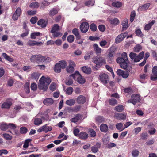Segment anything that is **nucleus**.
I'll return each instance as SVG.
<instances>
[{"label":"nucleus","mask_w":157,"mask_h":157,"mask_svg":"<svg viewBox=\"0 0 157 157\" xmlns=\"http://www.w3.org/2000/svg\"><path fill=\"white\" fill-rule=\"evenodd\" d=\"M144 55V52H141L138 55L132 52L129 53V56L132 61L134 62H138L142 59Z\"/></svg>","instance_id":"f257e3e1"},{"label":"nucleus","mask_w":157,"mask_h":157,"mask_svg":"<svg viewBox=\"0 0 157 157\" xmlns=\"http://www.w3.org/2000/svg\"><path fill=\"white\" fill-rule=\"evenodd\" d=\"M92 61L96 64V66L99 68L106 63L105 59L101 57H94L92 58Z\"/></svg>","instance_id":"f03ea898"},{"label":"nucleus","mask_w":157,"mask_h":157,"mask_svg":"<svg viewBox=\"0 0 157 157\" xmlns=\"http://www.w3.org/2000/svg\"><path fill=\"white\" fill-rule=\"evenodd\" d=\"M70 76L73 77L75 80L80 84H83L85 82L84 78L82 77L78 71H76L74 74L70 75Z\"/></svg>","instance_id":"7ed1b4c3"},{"label":"nucleus","mask_w":157,"mask_h":157,"mask_svg":"<svg viewBox=\"0 0 157 157\" xmlns=\"http://www.w3.org/2000/svg\"><path fill=\"white\" fill-rule=\"evenodd\" d=\"M60 29V27L58 24H55L53 25L51 32L53 34L52 35L54 37H57L62 36L61 33L58 32Z\"/></svg>","instance_id":"20e7f679"},{"label":"nucleus","mask_w":157,"mask_h":157,"mask_svg":"<svg viewBox=\"0 0 157 157\" xmlns=\"http://www.w3.org/2000/svg\"><path fill=\"white\" fill-rule=\"evenodd\" d=\"M140 96L137 94H133L131 96V99L127 101L128 103H132L135 105L136 103L140 102Z\"/></svg>","instance_id":"39448f33"},{"label":"nucleus","mask_w":157,"mask_h":157,"mask_svg":"<svg viewBox=\"0 0 157 157\" xmlns=\"http://www.w3.org/2000/svg\"><path fill=\"white\" fill-rule=\"evenodd\" d=\"M44 76H42L39 80V83L38 86L40 90H43L44 91H46L48 88V86L45 83Z\"/></svg>","instance_id":"423d86ee"},{"label":"nucleus","mask_w":157,"mask_h":157,"mask_svg":"<svg viewBox=\"0 0 157 157\" xmlns=\"http://www.w3.org/2000/svg\"><path fill=\"white\" fill-rule=\"evenodd\" d=\"M116 62L120 64V66L121 68L124 69H126L128 67V63H129L128 60H124L121 59H117Z\"/></svg>","instance_id":"0eeeda50"},{"label":"nucleus","mask_w":157,"mask_h":157,"mask_svg":"<svg viewBox=\"0 0 157 157\" xmlns=\"http://www.w3.org/2000/svg\"><path fill=\"white\" fill-rule=\"evenodd\" d=\"M99 79L104 84H107L109 82L108 75L105 73H101L99 77Z\"/></svg>","instance_id":"6e6552de"},{"label":"nucleus","mask_w":157,"mask_h":157,"mask_svg":"<svg viewBox=\"0 0 157 157\" xmlns=\"http://www.w3.org/2000/svg\"><path fill=\"white\" fill-rule=\"evenodd\" d=\"M128 35V33L125 32L118 35L115 39V42L116 44L120 43Z\"/></svg>","instance_id":"1a4fd4ad"},{"label":"nucleus","mask_w":157,"mask_h":157,"mask_svg":"<svg viewBox=\"0 0 157 157\" xmlns=\"http://www.w3.org/2000/svg\"><path fill=\"white\" fill-rule=\"evenodd\" d=\"M117 73L119 76H121L124 78H127L129 75V72L128 71H124L120 69L117 70Z\"/></svg>","instance_id":"9d476101"},{"label":"nucleus","mask_w":157,"mask_h":157,"mask_svg":"<svg viewBox=\"0 0 157 157\" xmlns=\"http://www.w3.org/2000/svg\"><path fill=\"white\" fill-rule=\"evenodd\" d=\"M89 25L86 22L82 23L80 26V29L82 33H86L87 31L89 29Z\"/></svg>","instance_id":"9b49d317"},{"label":"nucleus","mask_w":157,"mask_h":157,"mask_svg":"<svg viewBox=\"0 0 157 157\" xmlns=\"http://www.w3.org/2000/svg\"><path fill=\"white\" fill-rule=\"evenodd\" d=\"M43 44L42 42H38L35 40H29L27 43V45L30 46H41Z\"/></svg>","instance_id":"f8f14e48"},{"label":"nucleus","mask_w":157,"mask_h":157,"mask_svg":"<svg viewBox=\"0 0 157 157\" xmlns=\"http://www.w3.org/2000/svg\"><path fill=\"white\" fill-rule=\"evenodd\" d=\"M152 72L153 75L151 76V79L152 80L155 81L157 79V66L153 67Z\"/></svg>","instance_id":"ddd939ff"},{"label":"nucleus","mask_w":157,"mask_h":157,"mask_svg":"<svg viewBox=\"0 0 157 157\" xmlns=\"http://www.w3.org/2000/svg\"><path fill=\"white\" fill-rule=\"evenodd\" d=\"M114 116L118 120H125L126 118V115L121 113H116Z\"/></svg>","instance_id":"4468645a"},{"label":"nucleus","mask_w":157,"mask_h":157,"mask_svg":"<svg viewBox=\"0 0 157 157\" xmlns=\"http://www.w3.org/2000/svg\"><path fill=\"white\" fill-rule=\"evenodd\" d=\"M42 119H45L44 117H42L41 118L35 117L33 119L34 124L36 126H39L42 123Z\"/></svg>","instance_id":"2eb2a0df"},{"label":"nucleus","mask_w":157,"mask_h":157,"mask_svg":"<svg viewBox=\"0 0 157 157\" xmlns=\"http://www.w3.org/2000/svg\"><path fill=\"white\" fill-rule=\"evenodd\" d=\"M77 101L79 104H83L86 102V98L83 95H80L77 98Z\"/></svg>","instance_id":"dca6fc26"},{"label":"nucleus","mask_w":157,"mask_h":157,"mask_svg":"<svg viewBox=\"0 0 157 157\" xmlns=\"http://www.w3.org/2000/svg\"><path fill=\"white\" fill-rule=\"evenodd\" d=\"M122 31L125 30L129 26L128 25V20L126 18L123 20L122 23Z\"/></svg>","instance_id":"f3484780"},{"label":"nucleus","mask_w":157,"mask_h":157,"mask_svg":"<svg viewBox=\"0 0 157 157\" xmlns=\"http://www.w3.org/2000/svg\"><path fill=\"white\" fill-rule=\"evenodd\" d=\"M54 103L53 100L51 98H47L45 99L43 101L44 104L47 105H50Z\"/></svg>","instance_id":"a211bd4d"},{"label":"nucleus","mask_w":157,"mask_h":157,"mask_svg":"<svg viewBox=\"0 0 157 157\" xmlns=\"http://www.w3.org/2000/svg\"><path fill=\"white\" fill-rule=\"evenodd\" d=\"M82 116L79 114H76L75 117L71 119L70 121L71 122L74 123H76L79 120L82 118Z\"/></svg>","instance_id":"6ab92c4d"},{"label":"nucleus","mask_w":157,"mask_h":157,"mask_svg":"<svg viewBox=\"0 0 157 157\" xmlns=\"http://www.w3.org/2000/svg\"><path fill=\"white\" fill-rule=\"evenodd\" d=\"M12 105V102L11 101H7L2 104L1 107L2 108L8 109L10 108Z\"/></svg>","instance_id":"aec40b11"},{"label":"nucleus","mask_w":157,"mask_h":157,"mask_svg":"<svg viewBox=\"0 0 157 157\" xmlns=\"http://www.w3.org/2000/svg\"><path fill=\"white\" fill-rule=\"evenodd\" d=\"M47 24V21H46L44 20L41 19L40 20L37 22V24L42 27H45Z\"/></svg>","instance_id":"412c9836"},{"label":"nucleus","mask_w":157,"mask_h":157,"mask_svg":"<svg viewBox=\"0 0 157 157\" xmlns=\"http://www.w3.org/2000/svg\"><path fill=\"white\" fill-rule=\"evenodd\" d=\"M150 5V4L149 3H146L139 6L138 9L141 11L145 10L149 7Z\"/></svg>","instance_id":"4be33fe9"},{"label":"nucleus","mask_w":157,"mask_h":157,"mask_svg":"<svg viewBox=\"0 0 157 157\" xmlns=\"http://www.w3.org/2000/svg\"><path fill=\"white\" fill-rule=\"evenodd\" d=\"M82 71L87 74H90L91 72V68L85 66L82 68Z\"/></svg>","instance_id":"5701e85b"},{"label":"nucleus","mask_w":157,"mask_h":157,"mask_svg":"<svg viewBox=\"0 0 157 157\" xmlns=\"http://www.w3.org/2000/svg\"><path fill=\"white\" fill-rule=\"evenodd\" d=\"M78 136L80 139H86L88 138V135L86 132H82L78 134Z\"/></svg>","instance_id":"b1692460"},{"label":"nucleus","mask_w":157,"mask_h":157,"mask_svg":"<svg viewBox=\"0 0 157 157\" xmlns=\"http://www.w3.org/2000/svg\"><path fill=\"white\" fill-rule=\"evenodd\" d=\"M100 130L104 132H106L108 130V127L107 125L104 124H102L100 127Z\"/></svg>","instance_id":"393cba45"},{"label":"nucleus","mask_w":157,"mask_h":157,"mask_svg":"<svg viewBox=\"0 0 157 157\" xmlns=\"http://www.w3.org/2000/svg\"><path fill=\"white\" fill-rule=\"evenodd\" d=\"M93 47L96 54H100L101 53L102 50L98 44H94L93 45Z\"/></svg>","instance_id":"a878e982"},{"label":"nucleus","mask_w":157,"mask_h":157,"mask_svg":"<svg viewBox=\"0 0 157 157\" xmlns=\"http://www.w3.org/2000/svg\"><path fill=\"white\" fill-rule=\"evenodd\" d=\"M40 74L37 72H34L31 75V78L32 79H34L37 81L40 76Z\"/></svg>","instance_id":"bb28decb"},{"label":"nucleus","mask_w":157,"mask_h":157,"mask_svg":"<svg viewBox=\"0 0 157 157\" xmlns=\"http://www.w3.org/2000/svg\"><path fill=\"white\" fill-rule=\"evenodd\" d=\"M155 21L152 20L151 22L145 25L144 29L146 30H149L151 28L152 25L155 23Z\"/></svg>","instance_id":"cd10ccee"},{"label":"nucleus","mask_w":157,"mask_h":157,"mask_svg":"<svg viewBox=\"0 0 157 157\" xmlns=\"http://www.w3.org/2000/svg\"><path fill=\"white\" fill-rule=\"evenodd\" d=\"M124 107L121 105H119L116 106L114 110L118 112H121L124 110Z\"/></svg>","instance_id":"c85d7f7f"},{"label":"nucleus","mask_w":157,"mask_h":157,"mask_svg":"<svg viewBox=\"0 0 157 157\" xmlns=\"http://www.w3.org/2000/svg\"><path fill=\"white\" fill-rule=\"evenodd\" d=\"M2 55L6 60L10 62H12L13 61V59L12 58H11L9 56H8L6 53H3Z\"/></svg>","instance_id":"c756f323"},{"label":"nucleus","mask_w":157,"mask_h":157,"mask_svg":"<svg viewBox=\"0 0 157 157\" xmlns=\"http://www.w3.org/2000/svg\"><path fill=\"white\" fill-rule=\"evenodd\" d=\"M61 68L59 66V63H57L55 65L54 69L55 72L57 73H59L61 71Z\"/></svg>","instance_id":"7c9ffc66"},{"label":"nucleus","mask_w":157,"mask_h":157,"mask_svg":"<svg viewBox=\"0 0 157 157\" xmlns=\"http://www.w3.org/2000/svg\"><path fill=\"white\" fill-rule=\"evenodd\" d=\"M58 12L56 8H53L50 11L49 14L51 16H53L57 14Z\"/></svg>","instance_id":"2f4dec72"},{"label":"nucleus","mask_w":157,"mask_h":157,"mask_svg":"<svg viewBox=\"0 0 157 157\" xmlns=\"http://www.w3.org/2000/svg\"><path fill=\"white\" fill-rule=\"evenodd\" d=\"M39 6V4L36 2H33L29 6V7L32 8H37Z\"/></svg>","instance_id":"473e14b6"},{"label":"nucleus","mask_w":157,"mask_h":157,"mask_svg":"<svg viewBox=\"0 0 157 157\" xmlns=\"http://www.w3.org/2000/svg\"><path fill=\"white\" fill-rule=\"evenodd\" d=\"M47 124L42 126L43 131L45 132H47L48 131H51L52 129V128L51 126L47 127Z\"/></svg>","instance_id":"72a5a7b5"},{"label":"nucleus","mask_w":157,"mask_h":157,"mask_svg":"<svg viewBox=\"0 0 157 157\" xmlns=\"http://www.w3.org/2000/svg\"><path fill=\"white\" fill-rule=\"evenodd\" d=\"M94 0H88L85 2V4L86 6H92L94 5Z\"/></svg>","instance_id":"f704fd0d"},{"label":"nucleus","mask_w":157,"mask_h":157,"mask_svg":"<svg viewBox=\"0 0 157 157\" xmlns=\"http://www.w3.org/2000/svg\"><path fill=\"white\" fill-rule=\"evenodd\" d=\"M109 137L107 136H104L103 138V144L105 145L109 143Z\"/></svg>","instance_id":"c9c22d12"},{"label":"nucleus","mask_w":157,"mask_h":157,"mask_svg":"<svg viewBox=\"0 0 157 157\" xmlns=\"http://www.w3.org/2000/svg\"><path fill=\"white\" fill-rule=\"evenodd\" d=\"M73 33L76 37V38H79L80 36L79 34V31L78 29L74 28L72 30Z\"/></svg>","instance_id":"e433bc0d"},{"label":"nucleus","mask_w":157,"mask_h":157,"mask_svg":"<svg viewBox=\"0 0 157 157\" xmlns=\"http://www.w3.org/2000/svg\"><path fill=\"white\" fill-rule=\"evenodd\" d=\"M110 22L112 24L117 25L119 23V21L117 18H115L110 20Z\"/></svg>","instance_id":"4c0bfd02"},{"label":"nucleus","mask_w":157,"mask_h":157,"mask_svg":"<svg viewBox=\"0 0 157 157\" xmlns=\"http://www.w3.org/2000/svg\"><path fill=\"white\" fill-rule=\"evenodd\" d=\"M117 101L113 98H112L109 100V103L110 105L114 106L117 103Z\"/></svg>","instance_id":"58836bf2"},{"label":"nucleus","mask_w":157,"mask_h":157,"mask_svg":"<svg viewBox=\"0 0 157 157\" xmlns=\"http://www.w3.org/2000/svg\"><path fill=\"white\" fill-rule=\"evenodd\" d=\"M58 63H59V66L62 68H65L67 65L66 61L64 60L60 61Z\"/></svg>","instance_id":"ea45409f"},{"label":"nucleus","mask_w":157,"mask_h":157,"mask_svg":"<svg viewBox=\"0 0 157 157\" xmlns=\"http://www.w3.org/2000/svg\"><path fill=\"white\" fill-rule=\"evenodd\" d=\"M41 33L39 32H35L32 33L31 34V38L32 39H35L36 36H40Z\"/></svg>","instance_id":"a19ab883"},{"label":"nucleus","mask_w":157,"mask_h":157,"mask_svg":"<svg viewBox=\"0 0 157 157\" xmlns=\"http://www.w3.org/2000/svg\"><path fill=\"white\" fill-rule=\"evenodd\" d=\"M75 100L71 99L67 100L66 102V103L69 106H71L75 104Z\"/></svg>","instance_id":"79ce46f5"},{"label":"nucleus","mask_w":157,"mask_h":157,"mask_svg":"<svg viewBox=\"0 0 157 157\" xmlns=\"http://www.w3.org/2000/svg\"><path fill=\"white\" fill-rule=\"evenodd\" d=\"M31 139H26L24 144V145L23 146V147L24 148H27L29 146V142H31Z\"/></svg>","instance_id":"37998d69"},{"label":"nucleus","mask_w":157,"mask_h":157,"mask_svg":"<svg viewBox=\"0 0 157 157\" xmlns=\"http://www.w3.org/2000/svg\"><path fill=\"white\" fill-rule=\"evenodd\" d=\"M73 91V89L71 87L67 88L65 90L66 93L68 95L71 94Z\"/></svg>","instance_id":"c03bdc74"},{"label":"nucleus","mask_w":157,"mask_h":157,"mask_svg":"<svg viewBox=\"0 0 157 157\" xmlns=\"http://www.w3.org/2000/svg\"><path fill=\"white\" fill-rule=\"evenodd\" d=\"M121 2H115L112 3V5L114 7L119 8L121 6Z\"/></svg>","instance_id":"a18cd8bd"},{"label":"nucleus","mask_w":157,"mask_h":157,"mask_svg":"<svg viewBox=\"0 0 157 157\" xmlns=\"http://www.w3.org/2000/svg\"><path fill=\"white\" fill-rule=\"evenodd\" d=\"M136 16L135 12L134 11H132L131 13L130 18V21L131 22H132L134 21Z\"/></svg>","instance_id":"49530a36"},{"label":"nucleus","mask_w":157,"mask_h":157,"mask_svg":"<svg viewBox=\"0 0 157 157\" xmlns=\"http://www.w3.org/2000/svg\"><path fill=\"white\" fill-rule=\"evenodd\" d=\"M136 34V35L140 37H142L143 36V34L139 29H136L135 31Z\"/></svg>","instance_id":"de8ad7c7"},{"label":"nucleus","mask_w":157,"mask_h":157,"mask_svg":"<svg viewBox=\"0 0 157 157\" xmlns=\"http://www.w3.org/2000/svg\"><path fill=\"white\" fill-rule=\"evenodd\" d=\"M139 152L137 150L132 151V155L133 157H137L139 154Z\"/></svg>","instance_id":"09e8293b"},{"label":"nucleus","mask_w":157,"mask_h":157,"mask_svg":"<svg viewBox=\"0 0 157 157\" xmlns=\"http://www.w3.org/2000/svg\"><path fill=\"white\" fill-rule=\"evenodd\" d=\"M117 59H124L125 60H128L127 56V53L125 52L122 53L121 55V57H119Z\"/></svg>","instance_id":"8fccbe9b"},{"label":"nucleus","mask_w":157,"mask_h":157,"mask_svg":"<svg viewBox=\"0 0 157 157\" xmlns=\"http://www.w3.org/2000/svg\"><path fill=\"white\" fill-rule=\"evenodd\" d=\"M0 128L2 130H5L8 128V126L6 123L2 124H1Z\"/></svg>","instance_id":"3c124183"},{"label":"nucleus","mask_w":157,"mask_h":157,"mask_svg":"<svg viewBox=\"0 0 157 157\" xmlns=\"http://www.w3.org/2000/svg\"><path fill=\"white\" fill-rule=\"evenodd\" d=\"M37 62H43V56L41 55H37Z\"/></svg>","instance_id":"603ef678"},{"label":"nucleus","mask_w":157,"mask_h":157,"mask_svg":"<svg viewBox=\"0 0 157 157\" xmlns=\"http://www.w3.org/2000/svg\"><path fill=\"white\" fill-rule=\"evenodd\" d=\"M74 40V37L72 35L69 36L67 37V40L69 43H72Z\"/></svg>","instance_id":"864d4df0"},{"label":"nucleus","mask_w":157,"mask_h":157,"mask_svg":"<svg viewBox=\"0 0 157 157\" xmlns=\"http://www.w3.org/2000/svg\"><path fill=\"white\" fill-rule=\"evenodd\" d=\"M90 135L91 137H94L96 136V132L95 131L92 129H89Z\"/></svg>","instance_id":"5fc2aeb1"},{"label":"nucleus","mask_w":157,"mask_h":157,"mask_svg":"<svg viewBox=\"0 0 157 157\" xmlns=\"http://www.w3.org/2000/svg\"><path fill=\"white\" fill-rule=\"evenodd\" d=\"M25 88L26 93H28L30 92L29 83H26L25 85Z\"/></svg>","instance_id":"6e6d98bb"},{"label":"nucleus","mask_w":157,"mask_h":157,"mask_svg":"<svg viewBox=\"0 0 157 157\" xmlns=\"http://www.w3.org/2000/svg\"><path fill=\"white\" fill-rule=\"evenodd\" d=\"M27 131V129L25 127H22L20 128V132L22 134H25Z\"/></svg>","instance_id":"4d7b16f0"},{"label":"nucleus","mask_w":157,"mask_h":157,"mask_svg":"<svg viewBox=\"0 0 157 157\" xmlns=\"http://www.w3.org/2000/svg\"><path fill=\"white\" fill-rule=\"evenodd\" d=\"M141 49V46L139 45H137L134 48V51L136 52H138Z\"/></svg>","instance_id":"13d9d810"},{"label":"nucleus","mask_w":157,"mask_h":157,"mask_svg":"<svg viewBox=\"0 0 157 157\" xmlns=\"http://www.w3.org/2000/svg\"><path fill=\"white\" fill-rule=\"evenodd\" d=\"M49 88L50 90L53 91L56 90V85L55 83H52L51 84Z\"/></svg>","instance_id":"bf43d9fd"},{"label":"nucleus","mask_w":157,"mask_h":157,"mask_svg":"<svg viewBox=\"0 0 157 157\" xmlns=\"http://www.w3.org/2000/svg\"><path fill=\"white\" fill-rule=\"evenodd\" d=\"M37 55L32 56L30 59L31 62H37Z\"/></svg>","instance_id":"052dcab7"},{"label":"nucleus","mask_w":157,"mask_h":157,"mask_svg":"<svg viewBox=\"0 0 157 157\" xmlns=\"http://www.w3.org/2000/svg\"><path fill=\"white\" fill-rule=\"evenodd\" d=\"M3 136L4 138L8 140H11L12 138V137L8 134H3Z\"/></svg>","instance_id":"680f3d73"},{"label":"nucleus","mask_w":157,"mask_h":157,"mask_svg":"<svg viewBox=\"0 0 157 157\" xmlns=\"http://www.w3.org/2000/svg\"><path fill=\"white\" fill-rule=\"evenodd\" d=\"M96 120L98 123H101L104 120L103 117L100 116L97 117L96 118Z\"/></svg>","instance_id":"e2e57ef3"},{"label":"nucleus","mask_w":157,"mask_h":157,"mask_svg":"<svg viewBox=\"0 0 157 157\" xmlns=\"http://www.w3.org/2000/svg\"><path fill=\"white\" fill-rule=\"evenodd\" d=\"M67 72L68 73H72L74 70V67L73 66H68L67 68Z\"/></svg>","instance_id":"0e129e2a"},{"label":"nucleus","mask_w":157,"mask_h":157,"mask_svg":"<svg viewBox=\"0 0 157 157\" xmlns=\"http://www.w3.org/2000/svg\"><path fill=\"white\" fill-rule=\"evenodd\" d=\"M44 82H45V83H46V85L48 86L49 85V84L51 82V80L49 78H46L44 76Z\"/></svg>","instance_id":"69168bd1"},{"label":"nucleus","mask_w":157,"mask_h":157,"mask_svg":"<svg viewBox=\"0 0 157 157\" xmlns=\"http://www.w3.org/2000/svg\"><path fill=\"white\" fill-rule=\"evenodd\" d=\"M36 13V10H29L27 11V13L28 15H33L35 14Z\"/></svg>","instance_id":"338daca9"},{"label":"nucleus","mask_w":157,"mask_h":157,"mask_svg":"<svg viewBox=\"0 0 157 157\" xmlns=\"http://www.w3.org/2000/svg\"><path fill=\"white\" fill-rule=\"evenodd\" d=\"M37 20V17L36 16H35L32 17L30 21L32 24H34L36 22Z\"/></svg>","instance_id":"774afa93"}]
</instances>
